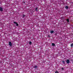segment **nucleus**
Instances as JSON below:
<instances>
[{
  "mask_svg": "<svg viewBox=\"0 0 73 73\" xmlns=\"http://www.w3.org/2000/svg\"><path fill=\"white\" fill-rule=\"evenodd\" d=\"M66 62L67 63V64H69V62H70V61H69V60H67Z\"/></svg>",
  "mask_w": 73,
  "mask_h": 73,
  "instance_id": "obj_1",
  "label": "nucleus"
},
{
  "mask_svg": "<svg viewBox=\"0 0 73 73\" xmlns=\"http://www.w3.org/2000/svg\"><path fill=\"white\" fill-rule=\"evenodd\" d=\"M9 45H10V46H12V43L11 42H9Z\"/></svg>",
  "mask_w": 73,
  "mask_h": 73,
  "instance_id": "obj_2",
  "label": "nucleus"
},
{
  "mask_svg": "<svg viewBox=\"0 0 73 73\" xmlns=\"http://www.w3.org/2000/svg\"><path fill=\"white\" fill-rule=\"evenodd\" d=\"M14 24H16L17 26H18V24H17V23H16L15 22H14Z\"/></svg>",
  "mask_w": 73,
  "mask_h": 73,
  "instance_id": "obj_3",
  "label": "nucleus"
},
{
  "mask_svg": "<svg viewBox=\"0 0 73 73\" xmlns=\"http://www.w3.org/2000/svg\"><path fill=\"white\" fill-rule=\"evenodd\" d=\"M0 11H3V8L0 7Z\"/></svg>",
  "mask_w": 73,
  "mask_h": 73,
  "instance_id": "obj_4",
  "label": "nucleus"
},
{
  "mask_svg": "<svg viewBox=\"0 0 73 73\" xmlns=\"http://www.w3.org/2000/svg\"><path fill=\"white\" fill-rule=\"evenodd\" d=\"M54 33V31H50L51 33Z\"/></svg>",
  "mask_w": 73,
  "mask_h": 73,
  "instance_id": "obj_5",
  "label": "nucleus"
},
{
  "mask_svg": "<svg viewBox=\"0 0 73 73\" xmlns=\"http://www.w3.org/2000/svg\"><path fill=\"white\" fill-rule=\"evenodd\" d=\"M52 46H54V45H55V44H54V43H52Z\"/></svg>",
  "mask_w": 73,
  "mask_h": 73,
  "instance_id": "obj_6",
  "label": "nucleus"
},
{
  "mask_svg": "<svg viewBox=\"0 0 73 73\" xmlns=\"http://www.w3.org/2000/svg\"><path fill=\"white\" fill-rule=\"evenodd\" d=\"M37 7H36V9H35V10L36 11H38V10H37Z\"/></svg>",
  "mask_w": 73,
  "mask_h": 73,
  "instance_id": "obj_7",
  "label": "nucleus"
},
{
  "mask_svg": "<svg viewBox=\"0 0 73 73\" xmlns=\"http://www.w3.org/2000/svg\"><path fill=\"white\" fill-rule=\"evenodd\" d=\"M62 62L63 63V64H65V61H62Z\"/></svg>",
  "mask_w": 73,
  "mask_h": 73,
  "instance_id": "obj_8",
  "label": "nucleus"
},
{
  "mask_svg": "<svg viewBox=\"0 0 73 73\" xmlns=\"http://www.w3.org/2000/svg\"><path fill=\"white\" fill-rule=\"evenodd\" d=\"M66 9H68V6H66Z\"/></svg>",
  "mask_w": 73,
  "mask_h": 73,
  "instance_id": "obj_9",
  "label": "nucleus"
},
{
  "mask_svg": "<svg viewBox=\"0 0 73 73\" xmlns=\"http://www.w3.org/2000/svg\"><path fill=\"white\" fill-rule=\"evenodd\" d=\"M69 19H68L67 20V21L68 23L69 22Z\"/></svg>",
  "mask_w": 73,
  "mask_h": 73,
  "instance_id": "obj_10",
  "label": "nucleus"
},
{
  "mask_svg": "<svg viewBox=\"0 0 73 73\" xmlns=\"http://www.w3.org/2000/svg\"><path fill=\"white\" fill-rule=\"evenodd\" d=\"M31 44H32V42H29V44H30V45H31Z\"/></svg>",
  "mask_w": 73,
  "mask_h": 73,
  "instance_id": "obj_11",
  "label": "nucleus"
},
{
  "mask_svg": "<svg viewBox=\"0 0 73 73\" xmlns=\"http://www.w3.org/2000/svg\"><path fill=\"white\" fill-rule=\"evenodd\" d=\"M71 47H73V44H71Z\"/></svg>",
  "mask_w": 73,
  "mask_h": 73,
  "instance_id": "obj_12",
  "label": "nucleus"
},
{
  "mask_svg": "<svg viewBox=\"0 0 73 73\" xmlns=\"http://www.w3.org/2000/svg\"><path fill=\"white\" fill-rule=\"evenodd\" d=\"M37 68V66H35V68Z\"/></svg>",
  "mask_w": 73,
  "mask_h": 73,
  "instance_id": "obj_13",
  "label": "nucleus"
},
{
  "mask_svg": "<svg viewBox=\"0 0 73 73\" xmlns=\"http://www.w3.org/2000/svg\"><path fill=\"white\" fill-rule=\"evenodd\" d=\"M55 73H58V71H56Z\"/></svg>",
  "mask_w": 73,
  "mask_h": 73,
  "instance_id": "obj_14",
  "label": "nucleus"
},
{
  "mask_svg": "<svg viewBox=\"0 0 73 73\" xmlns=\"http://www.w3.org/2000/svg\"><path fill=\"white\" fill-rule=\"evenodd\" d=\"M25 17V15H23V17Z\"/></svg>",
  "mask_w": 73,
  "mask_h": 73,
  "instance_id": "obj_15",
  "label": "nucleus"
},
{
  "mask_svg": "<svg viewBox=\"0 0 73 73\" xmlns=\"http://www.w3.org/2000/svg\"><path fill=\"white\" fill-rule=\"evenodd\" d=\"M62 70L63 69H64V68H62Z\"/></svg>",
  "mask_w": 73,
  "mask_h": 73,
  "instance_id": "obj_16",
  "label": "nucleus"
},
{
  "mask_svg": "<svg viewBox=\"0 0 73 73\" xmlns=\"http://www.w3.org/2000/svg\"><path fill=\"white\" fill-rule=\"evenodd\" d=\"M48 37H49V36L48 35Z\"/></svg>",
  "mask_w": 73,
  "mask_h": 73,
  "instance_id": "obj_17",
  "label": "nucleus"
}]
</instances>
